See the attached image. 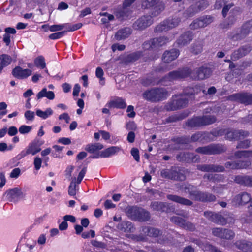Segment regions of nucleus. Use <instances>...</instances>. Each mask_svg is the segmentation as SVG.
I'll return each instance as SVG.
<instances>
[{"instance_id":"1","label":"nucleus","mask_w":252,"mask_h":252,"mask_svg":"<svg viewBox=\"0 0 252 252\" xmlns=\"http://www.w3.org/2000/svg\"><path fill=\"white\" fill-rule=\"evenodd\" d=\"M160 0H142L141 7L144 9L151 10V15L153 17L159 15L164 9L165 4Z\"/></svg>"},{"instance_id":"2","label":"nucleus","mask_w":252,"mask_h":252,"mask_svg":"<svg viewBox=\"0 0 252 252\" xmlns=\"http://www.w3.org/2000/svg\"><path fill=\"white\" fill-rule=\"evenodd\" d=\"M179 55V51L173 49L170 51H166L162 56V60L164 63H160L156 68L157 72H165L173 68L171 65H168L166 63H169L176 59Z\"/></svg>"},{"instance_id":"3","label":"nucleus","mask_w":252,"mask_h":252,"mask_svg":"<svg viewBox=\"0 0 252 252\" xmlns=\"http://www.w3.org/2000/svg\"><path fill=\"white\" fill-rule=\"evenodd\" d=\"M206 134H207L206 133L198 132L193 134L190 138L186 137L177 138L174 139L175 143L169 146V148L173 150H178L181 148V145L187 144L190 142H196L199 140L201 141V137H203L204 138Z\"/></svg>"},{"instance_id":"4","label":"nucleus","mask_w":252,"mask_h":252,"mask_svg":"<svg viewBox=\"0 0 252 252\" xmlns=\"http://www.w3.org/2000/svg\"><path fill=\"white\" fill-rule=\"evenodd\" d=\"M179 189L185 193H188L189 197L195 201L203 202L204 192L199 191L197 187L188 183H184L179 186Z\"/></svg>"},{"instance_id":"5","label":"nucleus","mask_w":252,"mask_h":252,"mask_svg":"<svg viewBox=\"0 0 252 252\" xmlns=\"http://www.w3.org/2000/svg\"><path fill=\"white\" fill-rule=\"evenodd\" d=\"M143 97L152 102H158L166 98L168 92L163 88H155L145 92Z\"/></svg>"},{"instance_id":"6","label":"nucleus","mask_w":252,"mask_h":252,"mask_svg":"<svg viewBox=\"0 0 252 252\" xmlns=\"http://www.w3.org/2000/svg\"><path fill=\"white\" fill-rule=\"evenodd\" d=\"M160 175L162 178L172 180L184 181L186 179V176L182 170L176 166H172L170 169H162Z\"/></svg>"},{"instance_id":"7","label":"nucleus","mask_w":252,"mask_h":252,"mask_svg":"<svg viewBox=\"0 0 252 252\" xmlns=\"http://www.w3.org/2000/svg\"><path fill=\"white\" fill-rule=\"evenodd\" d=\"M180 22L181 19L180 17L177 16L170 17L158 25L155 31L157 32L168 31L177 27Z\"/></svg>"},{"instance_id":"8","label":"nucleus","mask_w":252,"mask_h":252,"mask_svg":"<svg viewBox=\"0 0 252 252\" xmlns=\"http://www.w3.org/2000/svg\"><path fill=\"white\" fill-rule=\"evenodd\" d=\"M226 150L225 147L220 144H211L207 146L200 147L196 149L195 152L204 155L219 154Z\"/></svg>"},{"instance_id":"9","label":"nucleus","mask_w":252,"mask_h":252,"mask_svg":"<svg viewBox=\"0 0 252 252\" xmlns=\"http://www.w3.org/2000/svg\"><path fill=\"white\" fill-rule=\"evenodd\" d=\"M250 32H252V19L245 23L241 29L232 32L229 37L234 40H240L244 38Z\"/></svg>"},{"instance_id":"10","label":"nucleus","mask_w":252,"mask_h":252,"mask_svg":"<svg viewBox=\"0 0 252 252\" xmlns=\"http://www.w3.org/2000/svg\"><path fill=\"white\" fill-rule=\"evenodd\" d=\"M189 101V99L182 94L175 95L172 100L166 106L168 111H174L186 107Z\"/></svg>"},{"instance_id":"11","label":"nucleus","mask_w":252,"mask_h":252,"mask_svg":"<svg viewBox=\"0 0 252 252\" xmlns=\"http://www.w3.org/2000/svg\"><path fill=\"white\" fill-rule=\"evenodd\" d=\"M7 200L10 202L17 203L19 200L25 197V194L21 189L14 188L7 190L4 193Z\"/></svg>"},{"instance_id":"12","label":"nucleus","mask_w":252,"mask_h":252,"mask_svg":"<svg viewBox=\"0 0 252 252\" xmlns=\"http://www.w3.org/2000/svg\"><path fill=\"white\" fill-rule=\"evenodd\" d=\"M152 16L144 15L137 20L133 24V28L136 30L142 31L148 27L150 26L153 23Z\"/></svg>"},{"instance_id":"13","label":"nucleus","mask_w":252,"mask_h":252,"mask_svg":"<svg viewBox=\"0 0 252 252\" xmlns=\"http://www.w3.org/2000/svg\"><path fill=\"white\" fill-rule=\"evenodd\" d=\"M191 70L189 68H183L178 70L170 72L167 76H166L161 81L167 79L172 81L179 78H183L189 76L191 73Z\"/></svg>"},{"instance_id":"14","label":"nucleus","mask_w":252,"mask_h":252,"mask_svg":"<svg viewBox=\"0 0 252 252\" xmlns=\"http://www.w3.org/2000/svg\"><path fill=\"white\" fill-rule=\"evenodd\" d=\"M213 21V17L210 15L203 16L194 20L189 25L191 30H196L205 27L211 24Z\"/></svg>"},{"instance_id":"15","label":"nucleus","mask_w":252,"mask_h":252,"mask_svg":"<svg viewBox=\"0 0 252 252\" xmlns=\"http://www.w3.org/2000/svg\"><path fill=\"white\" fill-rule=\"evenodd\" d=\"M40 151V145L38 144L37 141L34 140L30 143L25 149L22 151L18 155V157L19 159H21L30 154L35 155Z\"/></svg>"},{"instance_id":"16","label":"nucleus","mask_w":252,"mask_h":252,"mask_svg":"<svg viewBox=\"0 0 252 252\" xmlns=\"http://www.w3.org/2000/svg\"><path fill=\"white\" fill-rule=\"evenodd\" d=\"M212 233L214 236L224 239H232L235 236V233L232 230L224 228H213Z\"/></svg>"},{"instance_id":"17","label":"nucleus","mask_w":252,"mask_h":252,"mask_svg":"<svg viewBox=\"0 0 252 252\" xmlns=\"http://www.w3.org/2000/svg\"><path fill=\"white\" fill-rule=\"evenodd\" d=\"M170 220L180 227L190 231H193L195 229V225L179 217L173 216L170 218Z\"/></svg>"},{"instance_id":"18","label":"nucleus","mask_w":252,"mask_h":252,"mask_svg":"<svg viewBox=\"0 0 252 252\" xmlns=\"http://www.w3.org/2000/svg\"><path fill=\"white\" fill-rule=\"evenodd\" d=\"M204 215L209 220L217 224L224 225L227 223L225 218L219 213L205 211L204 212Z\"/></svg>"},{"instance_id":"19","label":"nucleus","mask_w":252,"mask_h":252,"mask_svg":"<svg viewBox=\"0 0 252 252\" xmlns=\"http://www.w3.org/2000/svg\"><path fill=\"white\" fill-rule=\"evenodd\" d=\"M196 75L192 76L194 79L204 80L209 78L211 74V69L207 66H202L194 70Z\"/></svg>"},{"instance_id":"20","label":"nucleus","mask_w":252,"mask_h":252,"mask_svg":"<svg viewBox=\"0 0 252 252\" xmlns=\"http://www.w3.org/2000/svg\"><path fill=\"white\" fill-rule=\"evenodd\" d=\"M176 158L179 161L188 163L196 162L199 160L198 156L189 152H180L177 155Z\"/></svg>"},{"instance_id":"21","label":"nucleus","mask_w":252,"mask_h":252,"mask_svg":"<svg viewBox=\"0 0 252 252\" xmlns=\"http://www.w3.org/2000/svg\"><path fill=\"white\" fill-rule=\"evenodd\" d=\"M225 138L229 140H240L248 135V132L243 130H225Z\"/></svg>"},{"instance_id":"22","label":"nucleus","mask_w":252,"mask_h":252,"mask_svg":"<svg viewBox=\"0 0 252 252\" xmlns=\"http://www.w3.org/2000/svg\"><path fill=\"white\" fill-rule=\"evenodd\" d=\"M231 0H216L215 8L219 9L223 6L222 10V14L224 17H225L229 10L234 6V4L231 2Z\"/></svg>"},{"instance_id":"23","label":"nucleus","mask_w":252,"mask_h":252,"mask_svg":"<svg viewBox=\"0 0 252 252\" xmlns=\"http://www.w3.org/2000/svg\"><path fill=\"white\" fill-rule=\"evenodd\" d=\"M32 74V71L29 69H23L20 66H16L12 71L14 77L19 79L26 78Z\"/></svg>"},{"instance_id":"24","label":"nucleus","mask_w":252,"mask_h":252,"mask_svg":"<svg viewBox=\"0 0 252 252\" xmlns=\"http://www.w3.org/2000/svg\"><path fill=\"white\" fill-rule=\"evenodd\" d=\"M252 49L250 45H246L234 51L231 55V59L237 60L248 54Z\"/></svg>"},{"instance_id":"25","label":"nucleus","mask_w":252,"mask_h":252,"mask_svg":"<svg viewBox=\"0 0 252 252\" xmlns=\"http://www.w3.org/2000/svg\"><path fill=\"white\" fill-rule=\"evenodd\" d=\"M234 201L239 205H244L248 202L252 203V197L246 192L237 194L234 198Z\"/></svg>"},{"instance_id":"26","label":"nucleus","mask_w":252,"mask_h":252,"mask_svg":"<svg viewBox=\"0 0 252 252\" xmlns=\"http://www.w3.org/2000/svg\"><path fill=\"white\" fill-rule=\"evenodd\" d=\"M193 34L190 31H187L182 34L177 40V43L181 46L189 44L193 39Z\"/></svg>"},{"instance_id":"27","label":"nucleus","mask_w":252,"mask_h":252,"mask_svg":"<svg viewBox=\"0 0 252 252\" xmlns=\"http://www.w3.org/2000/svg\"><path fill=\"white\" fill-rule=\"evenodd\" d=\"M168 199L186 206H191L193 202L189 199L176 195L169 194L167 196Z\"/></svg>"},{"instance_id":"28","label":"nucleus","mask_w":252,"mask_h":252,"mask_svg":"<svg viewBox=\"0 0 252 252\" xmlns=\"http://www.w3.org/2000/svg\"><path fill=\"white\" fill-rule=\"evenodd\" d=\"M131 33V29L129 27H126L118 31L115 35V38L118 41L124 40L127 38Z\"/></svg>"},{"instance_id":"29","label":"nucleus","mask_w":252,"mask_h":252,"mask_svg":"<svg viewBox=\"0 0 252 252\" xmlns=\"http://www.w3.org/2000/svg\"><path fill=\"white\" fill-rule=\"evenodd\" d=\"M130 13L131 11L129 10V8L123 5L122 7H118L114 11V14L116 17L121 20L126 19L129 16Z\"/></svg>"},{"instance_id":"30","label":"nucleus","mask_w":252,"mask_h":252,"mask_svg":"<svg viewBox=\"0 0 252 252\" xmlns=\"http://www.w3.org/2000/svg\"><path fill=\"white\" fill-rule=\"evenodd\" d=\"M235 245L239 249L246 252H252V243L251 242L242 240L235 242Z\"/></svg>"},{"instance_id":"31","label":"nucleus","mask_w":252,"mask_h":252,"mask_svg":"<svg viewBox=\"0 0 252 252\" xmlns=\"http://www.w3.org/2000/svg\"><path fill=\"white\" fill-rule=\"evenodd\" d=\"M235 182L239 184L248 187H252V176H236L234 179Z\"/></svg>"},{"instance_id":"32","label":"nucleus","mask_w":252,"mask_h":252,"mask_svg":"<svg viewBox=\"0 0 252 252\" xmlns=\"http://www.w3.org/2000/svg\"><path fill=\"white\" fill-rule=\"evenodd\" d=\"M236 98L242 103L249 105L252 103V94L248 93L237 94L235 95Z\"/></svg>"},{"instance_id":"33","label":"nucleus","mask_w":252,"mask_h":252,"mask_svg":"<svg viewBox=\"0 0 252 252\" xmlns=\"http://www.w3.org/2000/svg\"><path fill=\"white\" fill-rule=\"evenodd\" d=\"M117 228L125 232H133L134 228L132 223L128 221H123L117 225Z\"/></svg>"},{"instance_id":"34","label":"nucleus","mask_w":252,"mask_h":252,"mask_svg":"<svg viewBox=\"0 0 252 252\" xmlns=\"http://www.w3.org/2000/svg\"><path fill=\"white\" fill-rule=\"evenodd\" d=\"M10 56L3 54L0 55V74L2 73L3 68L8 66L12 62Z\"/></svg>"},{"instance_id":"35","label":"nucleus","mask_w":252,"mask_h":252,"mask_svg":"<svg viewBox=\"0 0 252 252\" xmlns=\"http://www.w3.org/2000/svg\"><path fill=\"white\" fill-rule=\"evenodd\" d=\"M139 207L137 206H128L125 209L126 215L132 220H136Z\"/></svg>"},{"instance_id":"36","label":"nucleus","mask_w":252,"mask_h":252,"mask_svg":"<svg viewBox=\"0 0 252 252\" xmlns=\"http://www.w3.org/2000/svg\"><path fill=\"white\" fill-rule=\"evenodd\" d=\"M109 107L117 108L119 109H124L126 106L125 100L121 97H118L108 103Z\"/></svg>"},{"instance_id":"37","label":"nucleus","mask_w":252,"mask_h":252,"mask_svg":"<svg viewBox=\"0 0 252 252\" xmlns=\"http://www.w3.org/2000/svg\"><path fill=\"white\" fill-rule=\"evenodd\" d=\"M150 214L148 211L140 208L135 220L140 222H145L148 221L150 219Z\"/></svg>"},{"instance_id":"38","label":"nucleus","mask_w":252,"mask_h":252,"mask_svg":"<svg viewBox=\"0 0 252 252\" xmlns=\"http://www.w3.org/2000/svg\"><path fill=\"white\" fill-rule=\"evenodd\" d=\"M142 231L145 235L150 237H156L160 234V231L159 229L148 226L143 227Z\"/></svg>"},{"instance_id":"39","label":"nucleus","mask_w":252,"mask_h":252,"mask_svg":"<svg viewBox=\"0 0 252 252\" xmlns=\"http://www.w3.org/2000/svg\"><path fill=\"white\" fill-rule=\"evenodd\" d=\"M120 150L118 146H111L101 152V158H108L115 155Z\"/></svg>"},{"instance_id":"40","label":"nucleus","mask_w":252,"mask_h":252,"mask_svg":"<svg viewBox=\"0 0 252 252\" xmlns=\"http://www.w3.org/2000/svg\"><path fill=\"white\" fill-rule=\"evenodd\" d=\"M152 41L153 42V47L154 49H156L166 44L168 42L169 39L164 36H162L153 38Z\"/></svg>"},{"instance_id":"41","label":"nucleus","mask_w":252,"mask_h":252,"mask_svg":"<svg viewBox=\"0 0 252 252\" xmlns=\"http://www.w3.org/2000/svg\"><path fill=\"white\" fill-rule=\"evenodd\" d=\"M36 97L37 99L46 97L50 100H53L55 98V94L53 91H48L46 88H44L37 94Z\"/></svg>"},{"instance_id":"42","label":"nucleus","mask_w":252,"mask_h":252,"mask_svg":"<svg viewBox=\"0 0 252 252\" xmlns=\"http://www.w3.org/2000/svg\"><path fill=\"white\" fill-rule=\"evenodd\" d=\"M142 55L141 51H137L130 53L125 58V61L127 63H133L138 60Z\"/></svg>"},{"instance_id":"43","label":"nucleus","mask_w":252,"mask_h":252,"mask_svg":"<svg viewBox=\"0 0 252 252\" xmlns=\"http://www.w3.org/2000/svg\"><path fill=\"white\" fill-rule=\"evenodd\" d=\"M200 91V87L197 86H195L194 88L188 87L184 90L182 94L189 99V97L198 93Z\"/></svg>"},{"instance_id":"44","label":"nucleus","mask_w":252,"mask_h":252,"mask_svg":"<svg viewBox=\"0 0 252 252\" xmlns=\"http://www.w3.org/2000/svg\"><path fill=\"white\" fill-rule=\"evenodd\" d=\"M104 147L103 145L100 143H95L88 144L85 147V150L90 153H95L97 151L101 150Z\"/></svg>"},{"instance_id":"45","label":"nucleus","mask_w":252,"mask_h":252,"mask_svg":"<svg viewBox=\"0 0 252 252\" xmlns=\"http://www.w3.org/2000/svg\"><path fill=\"white\" fill-rule=\"evenodd\" d=\"M202 126L209 125L216 121V118L214 116L206 115L200 117Z\"/></svg>"},{"instance_id":"46","label":"nucleus","mask_w":252,"mask_h":252,"mask_svg":"<svg viewBox=\"0 0 252 252\" xmlns=\"http://www.w3.org/2000/svg\"><path fill=\"white\" fill-rule=\"evenodd\" d=\"M53 113V111L51 108H48L45 111H42L40 109H37L36 111V115L43 119L48 118Z\"/></svg>"},{"instance_id":"47","label":"nucleus","mask_w":252,"mask_h":252,"mask_svg":"<svg viewBox=\"0 0 252 252\" xmlns=\"http://www.w3.org/2000/svg\"><path fill=\"white\" fill-rule=\"evenodd\" d=\"M186 125L191 127L201 126L200 117H196L188 120L186 122Z\"/></svg>"},{"instance_id":"48","label":"nucleus","mask_w":252,"mask_h":252,"mask_svg":"<svg viewBox=\"0 0 252 252\" xmlns=\"http://www.w3.org/2000/svg\"><path fill=\"white\" fill-rule=\"evenodd\" d=\"M239 13V11L238 8H234L230 11L228 18V24H232L236 21L237 16Z\"/></svg>"},{"instance_id":"49","label":"nucleus","mask_w":252,"mask_h":252,"mask_svg":"<svg viewBox=\"0 0 252 252\" xmlns=\"http://www.w3.org/2000/svg\"><path fill=\"white\" fill-rule=\"evenodd\" d=\"M234 155L238 158L252 157V150L236 151Z\"/></svg>"},{"instance_id":"50","label":"nucleus","mask_w":252,"mask_h":252,"mask_svg":"<svg viewBox=\"0 0 252 252\" xmlns=\"http://www.w3.org/2000/svg\"><path fill=\"white\" fill-rule=\"evenodd\" d=\"M151 206L154 210L164 211L166 208L165 203L161 202H154Z\"/></svg>"},{"instance_id":"51","label":"nucleus","mask_w":252,"mask_h":252,"mask_svg":"<svg viewBox=\"0 0 252 252\" xmlns=\"http://www.w3.org/2000/svg\"><path fill=\"white\" fill-rule=\"evenodd\" d=\"M34 63L35 65L37 67L43 69L46 67L44 58L42 56H38L35 58L34 61Z\"/></svg>"},{"instance_id":"52","label":"nucleus","mask_w":252,"mask_h":252,"mask_svg":"<svg viewBox=\"0 0 252 252\" xmlns=\"http://www.w3.org/2000/svg\"><path fill=\"white\" fill-rule=\"evenodd\" d=\"M198 12L196 6L194 4H192L186 10L184 14L186 17H191Z\"/></svg>"},{"instance_id":"53","label":"nucleus","mask_w":252,"mask_h":252,"mask_svg":"<svg viewBox=\"0 0 252 252\" xmlns=\"http://www.w3.org/2000/svg\"><path fill=\"white\" fill-rule=\"evenodd\" d=\"M202 50V43L201 41H195L192 48V52L195 54H198Z\"/></svg>"},{"instance_id":"54","label":"nucleus","mask_w":252,"mask_h":252,"mask_svg":"<svg viewBox=\"0 0 252 252\" xmlns=\"http://www.w3.org/2000/svg\"><path fill=\"white\" fill-rule=\"evenodd\" d=\"M251 163L249 160L236 161V169H246L249 167Z\"/></svg>"},{"instance_id":"55","label":"nucleus","mask_w":252,"mask_h":252,"mask_svg":"<svg viewBox=\"0 0 252 252\" xmlns=\"http://www.w3.org/2000/svg\"><path fill=\"white\" fill-rule=\"evenodd\" d=\"M194 5L196 6V9L199 12L207 8L208 3L205 0H201L197 2Z\"/></svg>"},{"instance_id":"56","label":"nucleus","mask_w":252,"mask_h":252,"mask_svg":"<svg viewBox=\"0 0 252 252\" xmlns=\"http://www.w3.org/2000/svg\"><path fill=\"white\" fill-rule=\"evenodd\" d=\"M76 178H74L73 179L72 181L71 182L70 184L68 187V194L71 196H74L76 193Z\"/></svg>"},{"instance_id":"57","label":"nucleus","mask_w":252,"mask_h":252,"mask_svg":"<svg viewBox=\"0 0 252 252\" xmlns=\"http://www.w3.org/2000/svg\"><path fill=\"white\" fill-rule=\"evenodd\" d=\"M197 169L204 172H211V164H199L196 166Z\"/></svg>"},{"instance_id":"58","label":"nucleus","mask_w":252,"mask_h":252,"mask_svg":"<svg viewBox=\"0 0 252 252\" xmlns=\"http://www.w3.org/2000/svg\"><path fill=\"white\" fill-rule=\"evenodd\" d=\"M204 198L205 200H203V202H213L216 199V197L214 195L207 192H204Z\"/></svg>"},{"instance_id":"59","label":"nucleus","mask_w":252,"mask_h":252,"mask_svg":"<svg viewBox=\"0 0 252 252\" xmlns=\"http://www.w3.org/2000/svg\"><path fill=\"white\" fill-rule=\"evenodd\" d=\"M224 171L225 167L223 166L211 164V172H223Z\"/></svg>"},{"instance_id":"60","label":"nucleus","mask_w":252,"mask_h":252,"mask_svg":"<svg viewBox=\"0 0 252 252\" xmlns=\"http://www.w3.org/2000/svg\"><path fill=\"white\" fill-rule=\"evenodd\" d=\"M250 145V141L247 139L239 142L236 148L237 149H246L249 147Z\"/></svg>"},{"instance_id":"61","label":"nucleus","mask_w":252,"mask_h":252,"mask_svg":"<svg viewBox=\"0 0 252 252\" xmlns=\"http://www.w3.org/2000/svg\"><path fill=\"white\" fill-rule=\"evenodd\" d=\"M66 32V31H63L60 32L52 33L50 35H49V38L52 40L59 39L62 36H63L65 34Z\"/></svg>"},{"instance_id":"62","label":"nucleus","mask_w":252,"mask_h":252,"mask_svg":"<svg viewBox=\"0 0 252 252\" xmlns=\"http://www.w3.org/2000/svg\"><path fill=\"white\" fill-rule=\"evenodd\" d=\"M66 26H67L66 24L53 25L50 27L49 31L52 32L59 31L64 29Z\"/></svg>"},{"instance_id":"63","label":"nucleus","mask_w":252,"mask_h":252,"mask_svg":"<svg viewBox=\"0 0 252 252\" xmlns=\"http://www.w3.org/2000/svg\"><path fill=\"white\" fill-rule=\"evenodd\" d=\"M95 74L96 77L100 79L101 84L102 85H104V78H103L104 72L101 67H98L96 68Z\"/></svg>"},{"instance_id":"64","label":"nucleus","mask_w":252,"mask_h":252,"mask_svg":"<svg viewBox=\"0 0 252 252\" xmlns=\"http://www.w3.org/2000/svg\"><path fill=\"white\" fill-rule=\"evenodd\" d=\"M32 129V127L31 126L22 125L19 127V131L21 134H26L30 132Z\"/></svg>"}]
</instances>
